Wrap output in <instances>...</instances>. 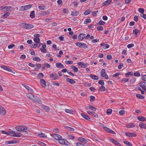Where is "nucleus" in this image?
Here are the masks:
<instances>
[{"mask_svg":"<svg viewBox=\"0 0 146 146\" xmlns=\"http://www.w3.org/2000/svg\"><path fill=\"white\" fill-rule=\"evenodd\" d=\"M27 96L30 100L35 102H36L39 104H41V103L40 99L36 96H35L30 94H27Z\"/></svg>","mask_w":146,"mask_h":146,"instance_id":"f257e3e1","label":"nucleus"},{"mask_svg":"<svg viewBox=\"0 0 146 146\" xmlns=\"http://www.w3.org/2000/svg\"><path fill=\"white\" fill-rule=\"evenodd\" d=\"M23 24L25 26V28L26 29H30L33 27V25H29L26 23H23Z\"/></svg>","mask_w":146,"mask_h":146,"instance_id":"f8f14e48","label":"nucleus"},{"mask_svg":"<svg viewBox=\"0 0 146 146\" xmlns=\"http://www.w3.org/2000/svg\"><path fill=\"white\" fill-rule=\"evenodd\" d=\"M139 126L141 128L146 129V124L140 123L139 125Z\"/></svg>","mask_w":146,"mask_h":146,"instance_id":"7c9ffc66","label":"nucleus"},{"mask_svg":"<svg viewBox=\"0 0 146 146\" xmlns=\"http://www.w3.org/2000/svg\"><path fill=\"white\" fill-rule=\"evenodd\" d=\"M136 96L137 98L141 99H143L144 98V96H143L139 94H137L136 95Z\"/></svg>","mask_w":146,"mask_h":146,"instance_id":"09e8293b","label":"nucleus"},{"mask_svg":"<svg viewBox=\"0 0 146 146\" xmlns=\"http://www.w3.org/2000/svg\"><path fill=\"white\" fill-rule=\"evenodd\" d=\"M110 140L111 142L118 146H121V145L120 144L119 142L113 139H111Z\"/></svg>","mask_w":146,"mask_h":146,"instance_id":"f3484780","label":"nucleus"},{"mask_svg":"<svg viewBox=\"0 0 146 146\" xmlns=\"http://www.w3.org/2000/svg\"><path fill=\"white\" fill-rule=\"evenodd\" d=\"M76 45L79 47L84 48H86L88 47L87 45L85 43L77 42L75 43Z\"/></svg>","mask_w":146,"mask_h":146,"instance_id":"20e7f679","label":"nucleus"},{"mask_svg":"<svg viewBox=\"0 0 146 146\" xmlns=\"http://www.w3.org/2000/svg\"><path fill=\"white\" fill-rule=\"evenodd\" d=\"M124 143L128 146H132L131 144L128 141H124Z\"/></svg>","mask_w":146,"mask_h":146,"instance_id":"5fc2aeb1","label":"nucleus"},{"mask_svg":"<svg viewBox=\"0 0 146 146\" xmlns=\"http://www.w3.org/2000/svg\"><path fill=\"white\" fill-rule=\"evenodd\" d=\"M106 23V22L102 20L98 22V24L100 25H104Z\"/></svg>","mask_w":146,"mask_h":146,"instance_id":"13d9d810","label":"nucleus"},{"mask_svg":"<svg viewBox=\"0 0 146 146\" xmlns=\"http://www.w3.org/2000/svg\"><path fill=\"white\" fill-rule=\"evenodd\" d=\"M50 78H52V79L54 80H56L57 79L58 76H57L55 73L51 74L50 76Z\"/></svg>","mask_w":146,"mask_h":146,"instance_id":"5701e85b","label":"nucleus"},{"mask_svg":"<svg viewBox=\"0 0 146 146\" xmlns=\"http://www.w3.org/2000/svg\"><path fill=\"white\" fill-rule=\"evenodd\" d=\"M91 22V20L89 19H86L84 21V24H87L89 23H90Z\"/></svg>","mask_w":146,"mask_h":146,"instance_id":"58836bf2","label":"nucleus"},{"mask_svg":"<svg viewBox=\"0 0 146 146\" xmlns=\"http://www.w3.org/2000/svg\"><path fill=\"white\" fill-rule=\"evenodd\" d=\"M34 41L36 43H38L40 42V39L39 38H34L33 39Z\"/></svg>","mask_w":146,"mask_h":146,"instance_id":"6e6d98bb","label":"nucleus"},{"mask_svg":"<svg viewBox=\"0 0 146 146\" xmlns=\"http://www.w3.org/2000/svg\"><path fill=\"white\" fill-rule=\"evenodd\" d=\"M141 79L143 80L146 81V75L143 76L141 77Z\"/></svg>","mask_w":146,"mask_h":146,"instance_id":"774afa93","label":"nucleus"},{"mask_svg":"<svg viewBox=\"0 0 146 146\" xmlns=\"http://www.w3.org/2000/svg\"><path fill=\"white\" fill-rule=\"evenodd\" d=\"M125 135L127 137H135L137 136L136 133L134 132L130 133L126 132L125 133Z\"/></svg>","mask_w":146,"mask_h":146,"instance_id":"6e6552de","label":"nucleus"},{"mask_svg":"<svg viewBox=\"0 0 146 146\" xmlns=\"http://www.w3.org/2000/svg\"><path fill=\"white\" fill-rule=\"evenodd\" d=\"M58 142L61 144L66 145H68L69 143L68 141L67 140L63 139H59Z\"/></svg>","mask_w":146,"mask_h":146,"instance_id":"0eeeda50","label":"nucleus"},{"mask_svg":"<svg viewBox=\"0 0 146 146\" xmlns=\"http://www.w3.org/2000/svg\"><path fill=\"white\" fill-rule=\"evenodd\" d=\"M89 108L90 110L93 111H96V108L92 106L89 105Z\"/></svg>","mask_w":146,"mask_h":146,"instance_id":"a19ab883","label":"nucleus"},{"mask_svg":"<svg viewBox=\"0 0 146 146\" xmlns=\"http://www.w3.org/2000/svg\"><path fill=\"white\" fill-rule=\"evenodd\" d=\"M67 138L68 139L73 140L74 139V137L72 135H69L67 136Z\"/></svg>","mask_w":146,"mask_h":146,"instance_id":"8fccbe9b","label":"nucleus"},{"mask_svg":"<svg viewBox=\"0 0 146 146\" xmlns=\"http://www.w3.org/2000/svg\"><path fill=\"white\" fill-rule=\"evenodd\" d=\"M21 134L18 132H15L14 134L12 135V136L13 137H20L21 136Z\"/></svg>","mask_w":146,"mask_h":146,"instance_id":"393cba45","label":"nucleus"},{"mask_svg":"<svg viewBox=\"0 0 146 146\" xmlns=\"http://www.w3.org/2000/svg\"><path fill=\"white\" fill-rule=\"evenodd\" d=\"M38 135L39 137L42 138H45L47 137V135H46L42 133V132H40L39 133H38Z\"/></svg>","mask_w":146,"mask_h":146,"instance_id":"c9c22d12","label":"nucleus"},{"mask_svg":"<svg viewBox=\"0 0 146 146\" xmlns=\"http://www.w3.org/2000/svg\"><path fill=\"white\" fill-rule=\"evenodd\" d=\"M90 101L91 102H93L95 99V97L93 96H91L90 97Z\"/></svg>","mask_w":146,"mask_h":146,"instance_id":"338daca9","label":"nucleus"},{"mask_svg":"<svg viewBox=\"0 0 146 146\" xmlns=\"http://www.w3.org/2000/svg\"><path fill=\"white\" fill-rule=\"evenodd\" d=\"M38 8L40 10H46L47 9L46 6L44 5L39 6L38 7Z\"/></svg>","mask_w":146,"mask_h":146,"instance_id":"72a5a7b5","label":"nucleus"},{"mask_svg":"<svg viewBox=\"0 0 146 146\" xmlns=\"http://www.w3.org/2000/svg\"><path fill=\"white\" fill-rule=\"evenodd\" d=\"M50 13V11L47 10L43 12L42 14L43 16H44L49 14Z\"/></svg>","mask_w":146,"mask_h":146,"instance_id":"79ce46f5","label":"nucleus"},{"mask_svg":"<svg viewBox=\"0 0 146 146\" xmlns=\"http://www.w3.org/2000/svg\"><path fill=\"white\" fill-rule=\"evenodd\" d=\"M103 29V27L102 26L98 27L97 28V29L99 31H102Z\"/></svg>","mask_w":146,"mask_h":146,"instance_id":"4d7b16f0","label":"nucleus"},{"mask_svg":"<svg viewBox=\"0 0 146 146\" xmlns=\"http://www.w3.org/2000/svg\"><path fill=\"white\" fill-rule=\"evenodd\" d=\"M87 112L88 113L94 117L98 118V115L95 112L91 111H87Z\"/></svg>","mask_w":146,"mask_h":146,"instance_id":"ddd939ff","label":"nucleus"},{"mask_svg":"<svg viewBox=\"0 0 146 146\" xmlns=\"http://www.w3.org/2000/svg\"><path fill=\"white\" fill-rule=\"evenodd\" d=\"M32 7L31 5H28L24 6H22L19 8L20 11H24L30 9Z\"/></svg>","mask_w":146,"mask_h":146,"instance_id":"39448f33","label":"nucleus"},{"mask_svg":"<svg viewBox=\"0 0 146 146\" xmlns=\"http://www.w3.org/2000/svg\"><path fill=\"white\" fill-rule=\"evenodd\" d=\"M66 80L67 82H69L71 84H74L76 83V82L73 79H70L69 78L66 79Z\"/></svg>","mask_w":146,"mask_h":146,"instance_id":"4be33fe9","label":"nucleus"},{"mask_svg":"<svg viewBox=\"0 0 146 146\" xmlns=\"http://www.w3.org/2000/svg\"><path fill=\"white\" fill-rule=\"evenodd\" d=\"M12 7L10 6H6L5 7L2 6L0 7V9L3 11L11 12L12 11V10L11 9Z\"/></svg>","mask_w":146,"mask_h":146,"instance_id":"7ed1b4c3","label":"nucleus"},{"mask_svg":"<svg viewBox=\"0 0 146 146\" xmlns=\"http://www.w3.org/2000/svg\"><path fill=\"white\" fill-rule=\"evenodd\" d=\"M105 88L104 86H102L98 89V90L100 91H104L105 90Z\"/></svg>","mask_w":146,"mask_h":146,"instance_id":"a18cd8bd","label":"nucleus"},{"mask_svg":"<svg viewBox=\"0 0 146 146\" xmlns=\"http://www.w3.org/2000/svg\"><path fill=\"white\" fill-rule=\"evenodd\" d=\"M27 127L22 126H18L15 127L16 130L19 131H23L26 132L27 130Z\"/></svg>","mask_w":146,"mask_h":146,"instance_id":"f03ea898","label":"nucleus"},{"mask_svg":"<svg viewBox=\"0 0 146 146\" xmlns=\"http://www.w3.org/2000/svg\"><path fill=\"white\" fill-rule=\"evenodd\" d=\"M42 109L46 111H48L50 110L49 108L47 106H41Z\"/></svg>","mask_w":146,"mask_h":146,"instance_id":"bb28decb","label":"nucleus"},{"mask_svg":"<svg viewBox=\"0 0 146 146\" xmlns=\"http://www.w3.org/2000/svg\"><path fill=\"white\" fill-rule=\"evenodd\" d=\"M111 0H107L103 3L102 5L103 6L108 5L111 3Z\"/></svg>","mask_w":146,"mask_h":146,"instance_id":"6ab92c4d","label":"nucleus"},{"mask_svg":"<svg viewBox=\"0 0 146 146\" xmlns=\"http://www.w3.org/2000/svg\"><path fill=\"white\" fill-rule=\"evenodd\" d=\"M138 120L140 121H144L146 120V118L142 116H139L137 117Z\"/></svg>","mask_w":146,"mask_h":146,"instance_id":"b1692460","label":"nucleus"},{"mask_svg":"<svg viewBox=\"0 0 146 146\" xmlns=\"http://www.w3.org/2000/svg\"><path fill=\"white\" fill-rule=\"evenodd\" d=\"M133 75V72H129L127 73L126 74H125V76L126 77H128L129 75L132 76Z\"/></svg>","mask_w":146,"mask_h":146,"instance_id":"864d4df0","label":"nucleus"},{"mask_svg":"<svg viewBox=\"0 0 146 146\" xmlns=\"http://www.w3.org/2000/svg\"><path fill=\"white\" fill-rule=\"evenodd\" d=\"M10 13L9 12H6L1 16V18H6L10 15Z\"/></svg>","mask_w":146,"mask_h":146,"instance_id":"f704fd0d","label":"nucleus"},{"mask_svg":"<svg viewBox=\"0 0 146 146\" xmlns=\"http://www.w3.org/2000/svg\"><path fill=\"white\" fill-rule=\"evenodd\" d=\"M85 34L84 33H80L78 37V39L79 40H82L84 38L85 39Z\"/></svg>","mask_w":146,"mask_h":146,"instance_id":"dca6fc26","label":"nucleus"},{"mask_svg":"<svg viewBox=\"0 0 146 146\" xmlns=\"http://www.w3.org/2000/svg\"><path fill=\"white\" fill-rule=\"evenodd\" d=\"M103 128L105 131L109 133L113 134H115L116 133L114 131L109 128L105 127H103Z\"/></svg>","mask_w":146,"mask_h":146,"instance_id":"1a4fd4ad","label":"nucleus"},{"mask_svg":"<svg viewBox=\"0 0 146 146\" xmlns=\"http://www.w3.org/2000/svg\"><path fill=\"white\" fill-rule=\"evenodd\" d=\"M24 86L26 88V89L28 91L31 92H33V89H32L31 88H30L29 87L27 86Z\"/></svg>","mask_w":146,"mask_h":146,"instance_id":"ea45409f","label":"nucleus"},{"mask_svg":"<svg viewBox=\"0 0 146 146\" xmlns=\"http://www.w3.org/2000/svg\"><path fill=\"white\" fill-rule=\"evenodd\" d=\"M99 41L98 39L97 38L95 39H93L91 41L92 43H95V42H98Z\"/></svg>","mask_w":146,"mask_h":146,"instance_id":"052dcab7","label":"nucleus"},{"mask_svg":"<svg viewBox=\"0 0 146 146\" xmlns=\"http://www.w3.org/2000/svg\"><path fill=\"white\" fill-rule=\"evenodd\" d=\"M78 140L84 143H86L87 142V141L84 138L79 137L78 138Z\"/></svg>","mask_w":146,"mask_h":146,"instance_id":"c756f323","label":"nucleus"},{"mask_svg":"<svg viewBox=\"0 0 146 146\" xmlns=\"http://www.w3.org/2000/svg\"><path fill=\"white\" fill-rule=\"evenodd\" d=\"M135 127L134 125L132 123H130L127 124L126 125V127L128 128H133Z\"/></svg>","mask_w":146,"mask_h":146,"instance_id":"c85d7f7f","label":"nucleus"},{"mask_svg":"<svg viewBox=\"0 0 146 146\" xmlns=\"http://www.w3.org/2000/svg\"><path fill=\"white\" fill-rule=\"evenodd\" d=\"M33 61H35L37 62H40L41 61L40 58L38 57H34L33 59Z\"/></svg>","mask_w":146,"mask_h":146,"instance_id":"4c0bfd02","label":"nucleus"},{"mask_svg":"<svg viewBox=\"0 0 146 146\" xmlns=\"http://www.w3.org/2000/svg\"><path fill=\"white\" fill-rule=\"evenodd\" d=\"M105 72L106 71L104 69H102L100 72L101 76L102 77H104L106 79H108L109 78L108 76Z\"/></svg>","mask_w":146,"mask_h":146,"instance_id":"423d86ee","label":"nucleus"},{"mask_svg":"<svg viewBox=\"0 0 146 146\" xmlns=\"http://www.w3.org/2000/svg\"><path fill=\"white\" fill-rule=\"evenodd\" d=\"M79 14V11H76L72 12L71 15L73 16H76Z\"/></svg>","mask_w":146,"mask_h":146,"instance_id":"2f4dec72","label":"nucleus"},{"mask_svg":"<svg viewBox=\"0 0 146 146\" xmlns=\"http://www.w3.org/2000/svg\"><path fill=\"white\" fill-rule=\"evenodd\" d=\"M89 77L95 80H98L99 79L98 77L95 75L91 74L90 75Z\"/></svg>","mask_w":146,"mask_h":146,"instance_id":"cd10ccee","label":"nucleus"},{"mask_svg":"<svg viewBox=\"0 0 146 146\" xmlns=\"http://www.w3.org/2000/svg\"><path fill=\"white\" fill-rule=\"evenodd\" d=\"M139 85L146 92V83L145 82H141L139 83Z\"/></svg>","mask_w":146,"mask_h":146,"instance_id":"9d476101","label":"nucleus"},{"mask_svg":"<svg viewBox=\"0 0 146 146\" xmlns=\"http://www.w3.org/2000/svg\"><path fill=\"white\" fill-rule=\"evenodd\" d=\"M0 67L3 69L8 72H12V70L11 68L8 67L7 66H5L3 65H1L0 66Z\"/></svg>","mask_w":146,"mask_h":146,"instance_id":"2eb2a0df","label":"nucleus"},{"mask_svg":"<svg viewBox=\"0 0 146 146\" xmlns=\"http://www.w3.org/2000/svg\"><path fill=\"white\" fill-rule=\"evenodd\" d=\"M56 67L58 68H64V65L60 63H57L56 64Z\"/></svg>","mask_w":146,"mask_h":146,"instance_id":"a878e982","label":"nucleus"},{"mask_svg":"<svg viewBox=\"0 0 146 146\" xmlns=\"http://www.w3.org/2000/svg\"><path fill=\"white\" fill-rule=\"evenodd\" d=\"M112 112V110L111 109H108L106 111V113L108 115L111 114Z\"/></svg>","mask_w":146,"mask_h":146,"instance_id":"c03bdc74","label":"nucleus"},{"mask_svg":"<svg viewBox=\"0 0 146 146\" xmlns=\"http://www.w3.org/2000/svg\"><path fill=\"white\" fill-rule=\"evenodd\" d=\"M36 67L35 68V70H37L39 68H40L41 66V65L40 64H37L36 65Z\"/></svg>","mask_w":146,"mask_h":146,"instance_id":"bf43d9fd","label":"nucleus"},{"mask_svg":"<svg viewBox=\"0 0 146 146\" xmlns=\"http://www.w3.org/2000/svg\"><path fill=\"white\" fill-rule=\"evenodd\" d=\"M40 84L42 86L43 88L46 87V82L43 79H41L40 81Z\"/></svg>","mask_w":146,"mask_h":146,"instance_id":"aec40b11","label":"nucleus"},{"mask_svg":"<svg viewBox=\"0 0 146 146\" xmlns=\"http://www.w3.org/2000/svg\"><path fill=\"white\" fill-rule=\"evenodd\" d=\"M15 46V45L14 44H12L9 45L8 46V48L9 49H12L13 47Z\"/></svg>","mask_w":146,"mask_h":146,"instance_id":"e2e57ef3","label":"nucleus"},{"mask_svg":"<svg viewBox=\"0 0 146 146\" xmlns=\"http://www.w3.org/2000/svg\"><path fill=\"white\" fill-rule=\"evenodd\" d=\"M65 111L67 113H71L73 112V111L72 110H70L68 109H65Z\"/></svg>","mask_w":146,"mask_h":146,"instance_id":"de8ad7c7","label":"nucleus"},{"mask_svg":"<svg viewBox=\"0 0 146 146\" xmlns=\"http://www.w3.org/2000/svg\"><path fill=\"white\" fill-rule=\"evenodd\" d=\"M78 65H80L81 68H85L88 66V64L87 63H83L82 62H79L77 63Z\"/></svg>","mask_w":146,"mask_h":146,"instance_id":"a211bd4d","label":"nucleus"},{"mask_svg":"<svg viewBox=\"0 0 146 146\" xmlns=\"http://www.w3.org/2000/svg\"><path fill=\"white\" fill-rule=\"evenodd\" d=\"M6 110L3 107L0 106V114L2 115H6Z\"/></svg>","mask_w":146,"mask_h":146,"instance_id":"9b49d317","label":"nucleus"},{"mask_svg":"<svg viewBox=\"0 0 146 146\" xmlns=\"http://www.w3.org/2000/svg\"><path fill=\"white\" fill-rule=\"evenodd\" d=\"M81 115L82 116V117H83L86 120L89 121H90L91 120V119L88 116V115H85V114L82 113L81 114Z\"/></svg>","mask_w":146,"mask_h":146,"instance_id":"412c9836","label":"nucleus"},{"mask_svg":"<svg viewBox=\"0 0 146 146\" xmlns=\"http://www.w3.org/2000/svg\"><path fill=\"white\" fill-rule=\"evenodd\" d=\"M91 10L90 9H88L84 13L85 15H87L90 13Z\"/></svg>","mask_w":146,"mask_h":146,"instance_id":"49530a36","label":"nucleus"},{"mask_svg":"<svg viewBox=\"0 0 146 146\" xmlns=\"http://www.w3.org/2000/svg\"><path fill=\"white\" fill-rule=\"evenodd\" d=\"M35 12L34 11H32L31 12L30 14V17L32 19H33L35 17Z\"/></svg>","mask_w":146,"mask_h":146,"instance_id":"e433bc0d","label":"nucleus"},{"mask_svg":"<svg viewBox=\"0 0 146 146\" xmlns=\"http://www.w3.org/2000/svg\"><path fill=\"white\" fill-rule=\"evenodd\" d=\"M71 68L73 71L75 72H77L78 71V68L74 66H71Z\"/></svg>","mask_w":146,"mask_h":146,"instance_id":"473e14b6","label":"nucleus"},{"mask_svg":"<svg viewBox=\"0 0 146 146\" xmlns=\"http://www.w3.org/2000/svg\"><path fill=\"white\" fill-rule=\"evenodd\" d=\"M134 75L135 76H140V73L138 72H136L134 73Z\"/></svg>","mask_w":146,"mask_h":146,"instance_id":"69168bd1","label":"nucleus"},{"mask_svg":"<svg viewBox=\"0 0 146 146\" xmlns=\"http://www.w3.org/2000/svg\"><path fill=\"white\" fill-rule=\"evenodd\" d=\"M139 30L137 29H136L133 31V33L134 35H135L136 36H137V34L139 32Z\"/></svg>","mask_w":146,"mask_h":146,"instance_id":"37998d69","label":"nucleus"},{"mask_svg":"<svg viewBox=\"0 0 146 146\" xmlns=\"http://www.w3.org/2000/svg\"><path fill=\"white\" fill-rule=\"evenodd\" d=\"M57 3L59 5H62V0H58L57 1Z\"/></svg>","mask_w":146,"mask_h":146,"instance_id":"680f3d73","label":"nucleus"},{"mask_svg":"<svg viewBox=\"0 0 146 146\" xmlns=\"http://www.w3.org/2000/svg\"><path fill=\"white\" fill-rule=\"evenodd\" d=\"M98 83L101 85L102 86L104 85V83L103 80H100L98 82Z\"/></svg>","mask_w":146,"mask_h":146,"instance_id":"0e129e2a","label":"nucleus"},{"mask_svg":"<svg viewBox=\"0 0 146 146\" xmlns=\"http://www.w3.org/2000/svg\"><path fill=\"white\" fill-rule=\"evenodd\" d=\"M139 12L141 13H143L145 11V10L144 9L142 8H139L138 10Z\"/></svg>","mask_w":146,"mask_h":146,"instance_id":"3c124183","label":"nucleus"},{"mask_svg":"<svg viewBox=\"0 0 146 146\" xmlns=\"http://www.w3.org/2000/svg\"><path fill=\"white\" fill-rule=\"evenodd\" d=\"M52 136L53 138L56 140L60 139L62 138V136L57 134H53L52 135Z\"/></svg>","mask_w":146,"mask_h":146,"instance_id":"4468645a","label":"nucleus"},{"mask_svg":"<svg viewBox=\"0 0 146 146\" xmlns=\"http://www.w3.org/2000/svg\"><path fill=\"white\" fill-rule=\"evenodd\" d=\"M7 142V144H14L17 143V141L16 140H12L9 141Z\"/></svg>","mask_w":146,"mask_h":146,"instance_id":"603ef678","label":"nucleus"}]
</instances>
